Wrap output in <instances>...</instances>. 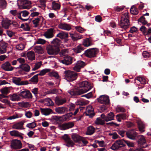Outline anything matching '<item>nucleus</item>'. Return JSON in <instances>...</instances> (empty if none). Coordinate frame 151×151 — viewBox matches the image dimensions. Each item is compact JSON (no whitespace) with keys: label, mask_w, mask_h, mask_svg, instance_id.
<instances>
[{"label":"nucleus","mask_w":151,"mask_h":151,"mask_svg":"<svg viewBox=\"0 0 151 151\" xmlns=\"http://www.w3.org/2000/svg\"><path fill=\"white\" fill-rule=\"evenodd\" d=\"M79 86L83 88L80 89L78 90L76 89H71L68 91L72 96L79 95L89 91L91 88V84L87 81H84L80 82Z\"/></svg>","instance_id":"1"},{"label":"nucleus","mask_w":151,"mask_h":151,"mask_svg":"<svg viewBox=\"0 0 151 151\" xmlns=\"http://www.w3.org/2000/svg\"><path fill=\"white\" fill-rule=\"evenodd\" d=\"M61 41L58 38L54 39L52 41V46L48 47V54L56 55L58 53L60 50L59 46Z\"/></svg>","instance_id":"2"},{"label":"nucleus","mask_w":151,"mask_h":151,"mask_svg":"<svg viewBox=\"0 0 151 151\" xmlns=\"http://www.w3.org/2000/svg\"><path fill=\"white\" fill-rule=\"evenodd\" d=\"M129 18V14L127 12L125 13L122 15L120 22L119 24L121 27L126 29L129 27L130 25Z\"/></svg>","instance_id":"3"},{"label":"nucleus","mask_w":151,"mask_h":151,"mask_svg":"<svg viewBox=\"0 0 151 151\" xmlns=\"http://www.w3.org/2000/svg\"><path fill=\"white\" fill-rule=\"evenodd\" d=\"M65 78L67 81H73L76 79L77 76V73L75 72L70 71L67 70L64 72Z\"/></svg>","instance_id":"4"},{"label":"nucleus","mask_w":151,"mask_h":151,"mask_svg":"<svg viewBox=\"0 0 151 151\" xmlns=\"http://www.w3.org/2000/svg\"><path fill=\"white\" fill-rule=\"evenodd\" d=\"M125 146V141L123 139L118 140L116 141L112 145L111 148L114 150L119 149L120 148Z\"/></svg>","instance_id":"5"},{"label":"nucleus","mask_w":151,"mask_h":151,"mask_svg":"<svg viewBox=\"0 0 151 151\" xmlns=\"http://www.w3.org/2000/svg\"><path fill=\"white\" fill-rule=\"evenodd\" d=\"M98 52V50L97 49L93 48L86 50L84 54L86 57L92 58L95 57Z\"/></svg>","instance_id":"6"},{"label":"nucleus","mask_w":151,"mask_h":151,"mask_svg":"<svg viewBox=\"0 0 151 151\" xmlns=\"http://www.w3.org/2000/svg\"><path fill=\"white\" fill-rule=\"evenodd\" d=\"M97 100L99 102L102 104L108 105L110 104L109 97L106 95L100 96L97 99Z\"/></svg>","instance_id":"7"},{"label":"nucleus","mask_w":151,"mask_h":151,"mask_svg":"<svg viewBox=\"0 0 151 151\" xmlns=\"http://www.w3.org/2000/svg\"><path fill=\"white\" fill-rule=\"evenodd\" d=\"M22 144L20 140L14 139L11 142V147L15 149H20L22 147Z\"/></svg>","instance_id":"8"},{"label":"nucleus","mask_w":151,"mask_h":151,"mask_svg":"<svg viewBox=\"0 0 151 151\" xmlns=\"http://www.w3.org/2000/svg\"><path fill=\"white\" fill-rule=\"evenodd\" d=\"M86 65V64L84 62L81 60H79L75 64L73 68V69L76 72H79L81 69L83 68Z\"/></svg>","instance_id":"9"},{"label":"nucleus","mask_w":151,"mask_h":151,"mask_svg":"<svg viewBox=\"0 0 151 151\" xmlns=\"http://www.w3.org/2000/svg\"><path fill=\"white\" fill-rule=\"evenodd\" d=\"M32 3L30 1L23 0L21 3L19 8L21 9H29L31 6Z\"/></svg>","instance_id":"10"},{"label":"nucleus","mask_w":151,"mask_h":151,"mask_svg":"<svg viewBox=\"0 0 151 151\" xmlns=\"http://www.w3.org/2000/svg\"><path fill=\"white\" fill-rule=\"evenodd\" d=\"M12 81L14 83L18 85H25L29 84L27 81H21V79L20 78H13Z\"/></svg>","instance_id":"11"},{"label":"nucleus","mask_w":151,"mask_h":151,"mask_svg":"<svg viewBox=\"0 0 151 151\" xmlns=\"http://www.w3.org/2000/svg\"><path fill=\"white\" fill-rule=\"evenodd\" d=\"M63 138L66 143V146L68 147H72L74 144L73 142L67 134H65L62 137Z\"/></svg>","instance_id":"12"},{"label":"nucleus","mask_w":151,"mask_h":151,"mask_svg":"<svg viewBox=\"0 0 151 151\" xmlns=\"http://www.w3.org/2000/svg\"><path fill=\"white\" fill-rule=\"evenodd\" d=\"M114 116V115L112 112H110L106 116L104 114H102L101 115V118L106 122L113 120Z\"/></svg>","instance_id":"13"},{"label":"nucleus","mask_w":151,"mask_h":151,"mask_svg":"<svg viewBox=\"0 0 151 151\" xmlns=\"http://www.w3.org/2000/svg\"><path fill=\"white\" fill-rule=\"evenodd\" d=\"M60 62L66 65H68L72 63L73 58L70 56H66L59 60Z\"/></svg>","instance_id":"14"},{"label":"nucleus","mask_w":151,"mask_h":151,"mask_svg":"<svg viewBox=\"0 0 151 151\" xmlns=\"http://www.w3.org/2000/svg\"><path fill=\"white\" fill-rule=\"evenodd\" d=\"M19 96L24 98H32V96L29 91L25 90L21 91L19 93Z\"/></svg>","instance_id":"15"},{"label":"nucleus","mask_w":151,"mask_h":151,"mask_svg":"<svg viewBox=\"0 0 151 151\" xmlns=\"http://www.w3.org/2000/svg\"><path fill=\"white\" fill-rule=\"evenodd\" d=\"M127 137L130 139H134L137 136V133L133 129L128 131L126 133Z\"/></svg>","instance_id":"16"},{"label":"nucleus","mask_w":151,"mask_h":151,"mask_svg":"<svg viewBox=\"0 0 151 151\" xmlns=\"http://www.w3.org/2000/svg\"><path fill=\"white\" fill-rule=\"evenodd\" d=\"M1 68L3 70L6 71H11L13 70L14 68L12 67L9 62H6L2 65Z\"/></svg>","instance_id":"17"},{"label":"nucleus","mask_w":151,"mask_h":151,"mask_svg":"<svg viewBox=\"0 0 151 151\" xmlns=\"http://www.w3.org/2000/svg\"><path fill=\"white\" fill-rule=\"evenodd\" d=\"M93 111V109L91 106H88L86 109L85 112L86 115L89 116L90 118L92 117L95 115Z\"/></svg>","instance_id":"18"},{"label":"nucleus","mask_w":151,"mask_h":151,"mask_svg":"<svg viewBox=\"0 0 151 151\" xmlns=\"http://www.w3.org/2000/svg\"><path fill=\"white\" fill-rule=\"evenodd\" d=\"M58 27L59 28L66 31H69L71 29V25L65 23H60Z\"/></svg>","instance_id":"19"},{"label":"nucleus","mask_w":151,"mask_h":151,"mask_svg":"<svg viewBox=\"0 0 151 151\" xmlns=\"http://www.w3.org/2000/svg\"><path fill=\"white\" fill-rule=\"evenodd\" d=\"M55 103L58 106L62 105L66 102L65 98L60 97H56L55 99Z\"/></svg>","instance_id":"20"},{"label":"nucleus","mask_w":151,"mask_h":151,"mask_svg":"<svg viewBox=\"0 0 151 151\" xmlns=\"http://www.w3.org/2000/svg\"><path fill=\"white\" fill-rule=\"evenodd\" d=\"M70 36L73 41H76L82 38V35L78 34L69 33Z\"/></svg>","instance_id":"21"},{"label":"nucleus","mask_w":151,"mask_h":151,"mask_svg":"<svg viewBox=\"0 0 151 151\" xmlns=\"http://www.w3.org/2000/svg\"><path fill=\"white\" fill-rule=\"evenodd\" d=\"M137 142L139 144L142 146V147L145 148L147 147V146L145 145L146 140L144 136L142 135L139 136Z\"/></svg>","instance_id":"22"},{"label":"nucleus","mask_w":151,"mask_h":151,"mask_svg":"<svg viewBox=\"0 0 151 151\" xmlns=\"http://www.w3.org/2000/svg\"><path fill=\"white\" fill-rule=\"evenodd\" d=\"M10 135L12 136H14L17 137H19L21 139H23V137L22 135L23 134L19 132L17 130H13L9 132Z\"/></svg>","instance_id":"23"},{"label":"nucleus","mask_w":151,"mask_h":151,"mask_svg":"<svg viewBox=\"0 0 151 151\" xmlns=\"http://www.w3.org/2000/svg\"><path fill=\"white\" fill-rule=\"evenodd\" d=\"M55 111L58 113L63 114L68 111V109L65 107L62 106L55 108Z\"/></svg>","instance_id":"24"},{"label":"nucleus","mask_w":151,"mask_h":151,"mask_svg":"<svg viewBox=\"0 0 151 151\" xmlns=\"http://www.w3.org/2000/svg\"><path fill=\"white\" fill-rule=\"evenodd\" d=\"M29 13L27 11L24 10L20 12L19 13V15L18 16V18L23 21H26L28 20L29 18L27 19H23L22 18L21 15L22 14V17H25L28 16Z\"/></svg>","instance_id":"25"},{"label":"nucleus","mask_w":151,"mask_h":151,"mask_svg":"<svg viewBox=\"0 0 151 151\" xmlns=\"http://www.w3.org/2000/svg\"><path fill=\"white\" fill-rule=\"evenodd\" d=\"M74 126V124L73 122H69L62 124L61 125V128L63 130H65L72 128Z\"/></svg>","instance_id":"26"},{"label":"nucleus","mask_w":151,"mask_h":151,"mask_svg":"<svg viewBox=\"0 0 151 151\" xmlns=\"http://www.w3.org/2000/svg\"><path fill=\"white\" fill-rule=\"evenodd\" d=\"M18 68L21 69L26 72H29L30 69V66L26 64H21L19 65Z\"/></svg>","instance_id":"27"},{"label":"nucleus","mask_w":151,"mask_h":151,"mask_svg":"<svg viewBox=\"0 0 151 151\" xmlns=\"http://www.w3.org/2000/svg\"><path fill=\"white\" fill-rule=\"evenodd\" d=\"M140 30L145 35H150L151 33V27L147 29L145 27L142 26L140 28Z\"/></svg>","instance_id":"28"},{"label":"nucleus","mask_w":151,"mask_h":151,"mask_svg":"<svg viewBox=\"0 0 151 151\" xmlns=\"http://www.w3.org/2000/svg\"><path fill=\"white\" fill-rule=\"evenodd\" d=\"M24 124V122H19L13 125L12 128L15 129H22L23 128Z\"/></svg>","instance_id":"29"},{"label":"nucleus","mask_w":151,"mask_h":151,"mask_svg":"<svg viewBox=\"0 0 151 151\" xmlns=\"http://www.w3.org/2000/svg\"><path fill=\"white\" fill-rule=\"evenodd\" d=\"M8 96L10 100L13 101H18L20 99L19 95H17L16 93L11 94Z\"/></svg>","instance_id":"30"},{"label":"nucleus","mask_w":151,"mask_h":151,"mask_svg":"<svg viewBox=\"0 0 151 151\" xmlns=\"http://www.w3.org/2000/svg\"><path fill=\"white\" fill-rule=\"evenodd\" d=\"M7 44L5 42L0 43V53L2 54L5 53L6 51Z\"/></svg>","instance_id":"31"},{"label":"nucleus","mask_w":151,"mask_h":151,"mask_svg":"<svg viewBox=\"0 0 151 151\" xmlns=\"http://www.w3.org/2000/svg\"><path fill=\"white\" fill-rule=\"evenodd\" d=\"M56 37L62 40L68 37V34L66 32L61 31L57 34Z\"/></svg>","instance_id":"32"},{"label":"nucleus","mask_w":151,"mask_h":151,"mask_svg":"<svg viewBox=\"0 0 151 151\" xmlns=\"http://www.w3.org/2000/svg\"><path fill=\"white\" fill-rule=\"evenodd\" d=\"M28 59L32 61L35 59V54L34 52L30 51L28 52L26 54Z\"/></svg>","instance_id":"33"},{"label":"nucleus","mask_w":151,"mask_h":151,"mask_svg":"<svg viewBox=\"0 0 151 151\" xmlns=\"http://www.w3.org/2000/svg\"><path fill=\"white\" fill-rule=\"evenodd\" d=\"M117 120L119 122L121 121V119L125 120L127 117V115L125 114H120L116 115Z\"/></svg>","instance_id":"34"},{"label":"nucleus","mask_w":151,"mask_h":151,"mask_svg":"<svg viewBox=\"0 0 151 151\" xmlns=\"http://www.w3.org/2000/svg\"><path fill=\"white\" fill-rule=\"evenodd\" d=\"M72 138L76 142H79L81 137L77 134H73L72 135Z\"/></svg>","instance_id":"35"},{"label":"nucleus","mask_w":151,"mask_h":151,"mask_svg":"<svg viewBox=\"0 0 151 151\" xmlns=\"http://www.w3.org/2000/svg\"><path fill=\"white\" fill-rule=\"evenodd\" d=\"M55 32V31L53 28H50L48 29V38L53 37Z\"/></svg>","instance_id":"36"},{"label":"nucleus","mask_w":151,"mask_h":151,"mask_svg":"<svg viewBox=\"0 0 151 151\" xmlns=\"http://www.w3.org/2000/svg\"><path fill=\"white\" fill-rule=\"evenodd\" d=\"M34 50L35 52L38 54H42L44 52V49L41 46H35Z\"/></svg>","instance_id":"37"},{"label":"nucleus","mask_w":151,"mask_h":151,"mask_svg":"<svg viewBox=\"0 0 151 151\" xmlns=\"http://www.w3.org/2000/svg\"><path fill=\"white\" fill-rule=\"evenodd\" d=\"M138 125L139 131L140 132H143L145 131V125L143 122L141 121L139 122L138 123Z\"/></svg>","instance_id":"38"},{"label":"nucleus","mask_w":151,"mask_h":151,"mask_svg":"<svg viewBox=\"0 0 151 151\" xmlns=\"http://www.w3.org/2000/svg\"><path fill=\"white\" fill-rule=\"evenodd\" d=\"M84 49L83 47L81 45H79L73 49L74 52L77 53L81 52Z\"/></svg>","instance_id":"39"},{"label":"nucleus","mask_w":151,"mask_h":151,"mask_svg":"<svg viewBox=\"0 0 151 151\" xmlns=\"http://www.w3.org/2000/svg\"><path fill=\"white\" fill-rule=\"evenodd\" d=\"M23 116V114H15L14 115L10 116L7 118V120H12L16 119L21 118Z\"/></svg>","instance_id":"40"},{"label":"nucleus","mask_w":151,"mask_h":151,"mask_svg":"<svg viewBox=\"0 0 151 151\" xmlns=\"http://www.w3.org/2000/svg\"><path fill=\"white\" fill-rule=\"evenodd\" d=\"M95 131V129L93 127L89 126L87 129L86 134L88 135H91L93 134Z\"/></svg>","instance_id":"41"},{"label":"nucleus","mask_w":151,"mask_h":151,"mask_svg":"<svg viewBox=\"0 0 151 151\" xmlns=\"http://www.w3.org/2000/svg\"><path fill=\"white\" fill-rule=\"evenodd\" d=\"M52 9L55 10H59L60 7V4L56 3L55 1L52 2Z\"/></svg>","instance_id":"42"},{"label":"nucleus","mask_w":151,"mask_h":151,"mask_svg":"<svg viewBox=\"0 0 151 151\" xmlns=\"http://www.w3.org/2000/svg\"><path fill=\"white\" fill-rule=\"evenodd\" d=\"M137 80L139 81L141 84H145L146 83V80L145 78L142 77L138 76L136 77L134 80Z\"/></svg>","instance_id":"43"},{"label":"nucleus","mask_w":151,"mask_h":151,"mask_svg":"<svg viewBox=\"0 0 151 151\" xmlns=\"http://www.w3.org/2000/svg\"><path fill=\"white\" fill-rule=\"evenodd\" d=\"M131 13L134 15H137L138 13V9L135 6H133L130 9Z\"/></svg>","instance_id":"44"},{"label":"nucleus","mask_w":151,"mask_h":151,"mask_svg":"<svg viewBox=\"0 0 151 151\" xmlns=\"http://www.w3.org/2000/svg\"><path fill=\"white\" fill-rule=\"evenodd\" d=\"M7 3L5 0H0V9H5Z\"/></svg>","instance_id":"45"},{"label":"nucleus","mask_w":151,"mask_h":151,"mask_svg":"<svg viewBox=\"0 0 151 151\" xmlns=\"http://www.w3.org/2000/svg\"><path fill=\"white\" fill-rule=\"evenodd\" d=\"M109 135L111 136L113 139H115L119 138V135L116 132L109 133Z\"/></svg>","instance_id":"46"},{"label":"nucleus","mask_w":151,"mask_h":151,"mask_svg":"<svg viewBox=\"0 0 151 151\" xmlns=\"http://www.w3.org/2000/svg\"><path fill=\"white\" fill-rule=\"evenodd\" d=\"M38 75L37 74L35 75L30 79L29 81L33 82L34 83H37L38 81Z\"/></svg>","instance_id":"47"},{"label":"nucleus","mask_w":151,"mask_h":151,"mask_svg":"<svg viewBox=\"0 0 151 151\" xmlns=\"http://www.w3.org/2000/svg\"><path fill=\"white\" fill-rule=\"evenodd\" d=\"M48 75L51 77H54L55 78L58 79L59 78V76L57 73L55 71H52L48 73Z\"/></svg>","instance_id":"48"},{"label":"nucleus","mask_w":151,"mask_h":151,"mask_svg":"<svg viewBox=\"0 0 151 151\" xmlns=\"http://www.w3.org/2000/svg\"><path fill=\"white\" fill-rule=\"evenodd\" d=\"M83 45L86 47H88L92 45L91 42L88 39H86L84 40L83 43Z\"/></svg>","instance_id":"49"},{"label":"nucleus","mask_w":151,"mask_h":151,"mask_svg":"<svg viewBox=\"0 0 151 151\" xmlns=\"http://www.w3.org/2000/svg\"><path fill=\"white\" fill-rule=\"evenodd\" d=\"M59 118L56 116H52L51 118L48 119V120H50V122L52 123H55V122L59 120Z\"/></svg>","instance_id":"50"},{"label":"nucleus","mask_w":151,"mask_h":151,"mask_svg":"<svg viewBox=\"0 0 151 151\" xmlns=\"http://www.w3.org/2000/svg\"><path fill=\"white\" fill-rule=\"evenodd\" d=\"M104 119L102 120L100 118H98L95 121V123L98 124L103 125L104 124Z\"/></svg>","instance_id":"51"},{"label":"nucleus","mask_w":151,"mask_h":151,"mask_svg":"<svg viewBox=\"0 0 151 151\" xmlns=\"http://www.w3.org/2000/svg\"><path fill=\"white\" fill-rule=\"evenodd\" d=\"M9 89V87H5L2 89L1 90V92L3 94H7L10 92Z\"/></svg>","instance_id":"52"},{"label":"nucleus","mask_w":151,"mask_h":151,"mask_svg":"<svg viewBox=\"0 0 151 151\" xmlns=\"http://www.w3.org/2000/svg\"><path fill=\"white\" fill-rule=\"evenodd\" d=\"M42 63L40 62L37 63L35 65L34 67L32 69V70H35L39 69L41 66Z\"/></svg>","instance_id":"53"},{"label":"nucleus","mask_w":151,"mask_h":151,"mask_svg":"<svg viewBox=\"0 0 151 151\" xmlns=\"http://www.w3.org/2000/svg\"><path fill=\"white\" fill-rule=\"evenodd\" d=\"M40 21V19L39 18H36L32 20V22L35 25L34 26L35 27H36L38 25Z\"/></svg>","instance_id":"54"},{"label":"nucleus","mask_w":151,"mask_h":151,"mask_svg":"<svg viewBox=\"0 0 151 151\" xmlns=\"http://www.w3.org/2000/svg\"><path fill=\"white\" fill-rule=\"evenodd\" d=\"M1 101L5 104L9 105L10 107L11 106L12 103L8 99H3L1 100Z\"/></svg>","instance_id":"55"},{"label":"nucleus","mask_w":151,"mask_h":151,"mask_svg":"<svg viewBox=\"0 0 151 151\" xmlns=\"http://www.w3.org/2000/svg\"><path fill=\"white\" fill-rule=\"evenodd\" d=\"M16 48L19 50H23L24 47L25 46L23 44H20L16 46Z\"/></svg>","instance_id":"56"},{"label":"nucleus","mask_w":151,"mask_h":151,"mask_svg":"<svg viewBox=\"0 0 151 151\" xmlns=\"http://www.w3.org/2000/svg\"><path fill=\"white\" fill-rule=\"evenodd\" d=\"M139 22L142 23L143 24L145 25L147 24V22L145 20V18L143 17H141L138 20Z\"/></svg>","instance_id":"57"},{"label":"nucleus","mask_w":151,"mask_h":151,"mask_svg":"<svg viewBox=\"0 0 151 151\" xmlns=\"http://www.w3.org/2000/svg\"><path fill=\"white\" fill-rule=\"evenodd\" d=\"M36 124L33 122L28 124L26 125L27 127L32 129H33L35 128L36 127Z\"/></svg>","instance_id":"58"},{"label":"nucleus","mask_w":151,"mask_h":151,"mask_svg":"<svg viewBox=\"0 0 151 151\" xmlns=\"http://www.w3.org/2000/svg\"><path fill=\"white\" fill-rule=\"evenodd\" d=\"M82 142L83 143V146L86 145L88 143V141L86 138L84 137H81V138L80 139V142L79 143Z\"/></svg>","instance_id":"59"},{"label":"nucleus","mask_w":151,"mask_h":151,"mask_svg":"<svg viewBox=\"0 0 151 151\" xmlns=\"http://www.w3.org/2000/svg\"><path fill=\"white\" fill-rule=\"evenodd\" d=\"M116 110L118 112H123L125 111L124 109L121 106H117L116 108Z\"/></svg>","instance_id":"60"},{"label":"nucleus","mask_w":151,"mask_h":151,"mask_svg":"<svg viewBox=\"0 0 151 151\" xmlns=\"http://www.w3.org/2000/svg\"><path fill=\"white\" fill-rule=\"evenodd\" d=\"M75 28L79 32L82 33L84 31V29L80 26L75 27Z\"/></svg>","instance_id":"61"},{"label":"nucleus","mask_w":151,"mask_h":151,"mask_svg":"<svg viewBox=\"0 0 151 151\" xmlns=\"http://www.w3.org/2000/svg\"><path fill=\"white\" fill-rule=\"evenodd\" d=\"M58 92V90L57 89H54L48 91V94H56Z\"/></svg>","instance_id":"62"},{"label":"nucleus","mask_w":151,"mask_h":151,"mask_svg":"<svg viewBox=\"0 0 151 151\" xmlns=\"http://www.w3.org/2000/svg\"><path fill=\"white\" fill-rule=\"evenodd\" d=\"M76 104L79 105H85L86 104V103L83 100H79L77 101Z\"/></svg>","instance_id":"63"},{"label":"nucleus","mask_w":151,"mask_h":151,"mask_svg":"<svg viewBox=\"0 0 151 151\" xmlns=\"http://www.w3.org/2000/svg\"><path fill=\"white\" fill-rule=\"evenodd\" d=\"M40 110L41 113L42 114L45 116L47 115V109L40 108Z\"/></svg>","instance_id":"64"}]
</instances>
